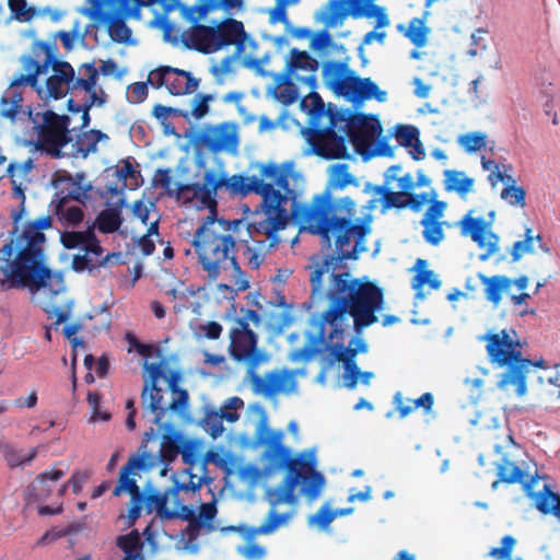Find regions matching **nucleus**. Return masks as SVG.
Segmentation results:
<instances>
[{"mask_svg":"<svg viewBox=\"0 0 560 560\" xmlns=\"http://www.w3.org/2000/svg\"><path fill=\"white\" fill-rule=\"evenodd\" d=\"M479 340L486 342V350L490 362L499 368H505L526 360L522 354L523 343L518 334L513 328L489 331L480 336Z\"/></svg>","mask_w":560,"mask_h":560,"instance_id":"nucleus-13","label":"nucleus"},{"mask_svg":"<svg viewBox=\"0 0 560 560\" xmlns=\"http://www.w3.org/2000/svg\"><path fill=\"white\" fill-rule=\"evenodd\" d=\"M366 351L368 345L362 338L353 339L350 348H346L340 345H332L330 347V352L334 358L339 362H343L345 364L343 381L348 388H354L359 380L361 383L369 385L371 380L374 377L372 372H360L354 363L355 355Z\"/></svg>","mask_w":560,"mask_h":560,"instance_id":"nucleus-19","label":"nucleus"},{"mask_svg":"<svg viewBox=\"0 0 560 560\" xmlns=\"http://www.w3.org/2000/svg\"><path fill=\"white\" fill-rule=\"evenodd\" d=\"M155 465V458L148 452L131 456L127 464L119 471L117 485L113 495L128 494L131 500L141 498V490L138 485L141 472L147 471Z\"/></svg>","mask_w":560,"mask_h":560,"instance_id":"nucleus-17","label":"nucleus"},{"mask_svg":"<svg viewBox=\"0 0 560 560\" xmlns=\"http://www.w3.org/2000/svg\"><path fill=\"white\" fill-rule=\"evenodd\" d=\"M244 10V0H198L196 5H185V8H183V15L189 21H197L215 12L234 15L243 12Z\"/></svg>","mask_w":560,"mask_h":560,"instance_id":"nucleus-26","label":"nucleus"},{"mask_svg":"<svg viewBox=\"0 0 560 560\" xmlns=\"http://www.w3.org/2000/svg\"><path fill=\"white\" fill-rule=\"evenodd\" d=\"M361 12L362 18L373 19L375 21L376 28H385L390 24L388 14L384 7H380L373 3H369L366 0H362Z\"/></svg>","mask_w":560,"mask_h":560,"instance_id":"nucleus-57","label":"nucleus"},{"mask_svg":"<svg viewBox=\"0 0 560 560\" xmlns=\"http://www.w3.org/2000/svg\"><path fill=\"white\" fill-rule=\"evenodd\" d=\"M30 118L38 130L39 139L47 151L57 156H83L96 152L101 142H106L107 135L98 130L83 132L75 143L69 138V116H59L51 110L30 109Z\"/></svg>","mask_w":560,"mask_h":560,"instance_id":"nucleus-8","label":"nucleus"},{"mask_svg":"<svg viewBox=\"0 0 560 560\" xmlns=\"http://www.w3.org/2000/svg\"><path fill=\"white\" fill-rule=\"evenodd\" d=\"M24 73L15 75L10 86L28 85L45 105L63 98L72 89L73 97L67 102L71 114H80V127L90 122L89 110L101 107L107 102V94L98 84V69L92 63L80 68L81 78L75 79L73 67L66 61H58L50 66L46 61L40 63L32 57L22 58Z\"/></svg>","mask_w":560,"mask_h":560,"instance_id":"nucleus-5","label":"nucleus"},{"mask_svg":"<svg viewBox=\"0 0 560 560\" xmlns=\"http://www.w3.org/2000/svg\"><path fill=\"white\" fill-rule=\"evenodd\" d=\"M151 27L160 28L163 32L164 40L174 46H185L190 48V28L180 31L176 25L165 19H155L150 22Z\"/></svg>","mask_w":560,"mask_h":560,"instance_id":"nucleus-42","label":"nucleus"},{"mask_svg":"<svg viewBox=\"0 0 560 560\" xmlns=\"http://www.w3.org/2000/svg\"><path fill=\"white\" fill-rule=\"evenodd\" d=\"M394 136L407 150L409 156L415 161H422L427 156L425 148L420 140V130L412 125H398L395 127Z\"/></svg>","mask_w":560,"mask_h":560,"instance_id":"nucleus-28","label":"nucleus"},{"mask_svg":"<svg viewBox=\"0 0 560 560\" xmlns=\"http://www.w3.org/2000/svg\"><path fill=\"white\" fill-rule=\"evenodd\" d=\"M318 62L306 51L291 49L281 73H275L273 95L282 104L294 103L299 88L307 86L311 92L300 103V108L308 116V128L301 127V133L308 148L305 154H317L326 159H349L345 139L337 138L335 129L341 130L352 144L354 152L368 158L394 156V148L378 142L382 126L378 119L355 115L349 121L330 106L326 108L320 96L314 92Z\"/></svg>","mask_w":560,"mask_h":560,"instance_id":"nucleus-2","label":"nucleus"},{"mask_svg":"<svg viewBox=\"0 0 560 560\" xmlns=\"http://www.w3.org/2000/svg\"><path fill=\"white\" fill-rule=\"evenodd\" d=\"M214 100L211 94H197L191 100L190 116L195 119H201L208 115L210 110V103Z\"/></svg>","mask_w":560,"mask_h":560,"instance_id":"nucleus-64","label":"nucleus"},{"mask_svg":"<svg viewBox=\"0 0 560 560\" xmlns=\"http://www.w3.org/2000/svg\"><path fill=\"white\" fill-rule=\"evenodd\" d=\"M220 43L214 39V31L210 25H194L190 27V48L210 54L220 50Z\"/></svg>","mask_w":560,"mask_h":560,"instance_id":"nucleus-38","label":"nucleus"},{"mask_svg":"<svg viewBox=\"0 0 560 560\" xmlns=\"http://www.w3.org/2000/svg\"><path fill=\"white\" fill-rule=\"evenodd\" d=\"M159 220L160 215L152 201L135 202L130 219L132 240L138 243L144 255H150L154 250V243L159 238Z\"/></svg>","mask_w":560,"mask_h":560,"instance_id":"nucleus-14","label":"nucleus"},{"mask_svg":"<svg viewBox=\"0 0 560 560\" xmlns=\"http://www.w3.org/2000/svg\"><path fill=\"white\" fill-rule=\"evenodd\" d=\"M89 478L90 472L88 470H74L69 480L59 486L57 494L62 497L69 487L74 493L80 492Z\"/></svg>","mask_w":560,"mask_h":560,"instance_id":"nucleus-63","label":"nucleus"},{"mask_svg":"<svg viewBox=\"0 0 560 560\" xmlns=\"http://www.w3.org/2000/svg\"><path fill=\"white\" fill-rule=\"evenodd\" d=\"M174 429H171L170 436L168 432H162V444L160 450V457L163 460L172 462L180 453L183 460L188 465L197 464L202 457L203 463L208 464L205 458V444L201 439L188 438Z\"/></svg>","mask_w":560,"mask_h":560,"instance_id":"nucleus-16","label":"nucleus"},{"mask_svg":"<svg viewBox=\"0 0 560 560\" xmlns=\"http://www.w3.org/2000/svg\"><path fill=\"white\" fill-rule=\"evenodd\" d=\"M527 493L534 499L536 508L544 514H559L560 512V498L558 494L551 492L546 486L544 490L538 493H532L528 489Z\"/></svg>","mask_w":560,"mask_h":560,"instance_id":"nucleus-52","label":"nucleus"},{"mask_svg":"<svg viewBox=\"0 0 560 560\" xmlns=\"http://www.w3.org/2000/svg\"><path fill=\"white\" fill-rule=\"evenodd\" d=\"M537 250L549 254V246L542 241L541 234L537 233L535 237L523 238L513 244L511 256L513 261L521 260L525 255L536 254Z\"/></svg>","mask_w":560,"mask_h":560,"instance_id":"nucleus-45","label":"nucleus"},{"mask_svg":"<svg viewBox=\"0 0 560 560\" xmlns=\"http://www.w3.org/2000/svg\"><path fill=\"white\" fill-rule=\"evenodd\" d=\"M61 243L66 248H83L88 254L100 256L103 250L100 244L94 238L93 231L88 230L84 232H65L60 236Z\"/></svg>","mask_w":560,"mask_h":560,"instance_id":"nucleus-36","label":"nucleus"},{"mask_svg":"<svg viewBox=\"0 0 560 560\" xmlns=\"http://www.w3.org/2000/svg\"><path fill=\"white\" fill-rule=\"evenodd\" d=\"M481 167L488 173L487 180L491 188H497L499 184L505 186L514 177V167L512 164L506 162H495L494 160L481 158Z\"/></svg>","mask_w":560,"mask_h":560,"instance_id":"nucleus-34","label":"nucleus"},{"mask_svg":"<svg viewBox=\"0 0 560 560\" xmlns=\"http://www.w3.org/2000/svg\"><path fill=\"white\" fill-rule=\"evenodd\" d=\"M110 175L117 179L115 187H109V190L113 191L114 195L119 194L122 196L121 192L124 189H135L139 186V172L129 160L120 161L116 167L110 171Z\"/></svg>","mask_w":560,"mask_h":560,"instance_id":"nucleus-33","label":"nucleus"},{"mask_svg":"<svg viewBox=\"0 0 560 560\" xmlns=\"http://www.w3.org/2000/svg\"><path fill=\"white\" fill-rule=\"evenodd\" d=\"M114 199V201L108 202V207L100 213L96 220V226L101 232L112 233L116 231L121 223L120 210L124 198L119 194H115Z\"/></svg>","mask_w":560,"mask_h":560,"instance_id":"nucleus-39","label":"nucleus"},{"mask_svg":"<svg viewBox=\"0 0 560 560\" xmlns=\"http://www.w3.org/2000/svg\"><path fill=\"white\" fill-rule=\"evenodd\" d=\"M66 475L60 468H51L38 475L31 485V492L36 500H46L57 490L59 480Z\"/></svg>","mask_w":560,"mask_h":560,"instance_id":"nucleus-31","label":"nucleus"},{"mask_svg":"<svg viewBox=\"0 0 560 560\" xmlns=\"http://www.w3.org/2000/svg\"><path fill=\"white\" fill-rule=\"evenodd\" d=\"M301 230L320 236L328 246L334 244L337 257L314 261L311 282L314 295L328 302L324 320L332 326L346 315L353 318L357 331L377 320L383 310V293L366 278H353L338 268L343 259H357L366 249L365 237L371 233V218L346 219L331 212L328 198L316 196L312 205L299 214Z\"/></svg>","mask_w":560,"mask_h":560,"instance_id":"nucleus-1","label":"nucleus"},{"mask_svg":"<svg viewBox=\"0 0 560 560\" xmlns=\"http://www.w3.org/2000/svg\"><path fill=\"white\" fill-rule=\"evenodd\" d=\"M420 200L413 206L418 210L421 206L430 203L424 218L421 221L423 225L424 240L431 245H439L444 240L443 223L441 219L446 210V202L435 200V190H430L419 196Z\"/></svg>","mask_w":560,"mask_h":560,"instance_id":"nucleus-20","label":"nucleus"},{"mask_svg":"<svg viewBox=\"0 0 560 560\" xmlns=\"http://www.w3.org/2000/svg\"><path fill=\"white\" fill-rule=\"evenodd\" d=\"M479 279L483 285L486 299L497 308L504 294H509L512 289L511 278L506 276H485L479 275Z\"/></svg>","mask_w":560,"mask_h":560,"instance_id":"nucleus-32","label":"nucleus"},{"mask_svg":"<svg viewBox=\"0 0 560 560\" xmlns=\"http://www.w3.org/2000/svg\"><path fill=\"white\" fill-rule=\"evenodd\" d=\"M500 198L510 207L517 209L526 207V190L515 178L503 186Z\"/></svg>","mask_w":560,"mask_h":560,"instance_id":"nucleus-54","label":"nucleus"},{"mask_svg":"<svg viewBox=\"0 0 560 560\" xmlns=\"http://www.w3.org/2000/svg\"><path fill=\"white\" fill-rule=\"evenodd\" d=\"M120 15L109 14L106 23L110 38L117 43L135 44L131 30L119 19Z\"/></svg>","mask_w":560,"mask_h":560,"instance_id":"nucleus-55","label":"nucleus"},{"mask_svg":"<svg viewBox=\"0 0 560 560\" xmlns=\"http://www.w3.org/2000/svg\"><path fill=\"white\" fill-rule=\"evenodd\" d=\"M8 5L12 13V19L19 22H31L38 16V9L30 7L26 0H9Z\"/></svg>","mask_w":560,"mask_h":560,"instance_id":"nucleus-58","label":"nucleus"},{"mask_svg":"<svg viewBox=\"0 0 560 560\" xmlns=\"http://www.w3.org/2000/svg\"><path fill=\"white\" fill-rule=\"evenodd\" d=\"M201 142L214 153L236 154L240 145L238 126L232 121L209 125L203 129Z\"/></svg>","mask_w":560,"mask_h":560,"instance_id":"nucleus-21","label":"nucleus"},{"mask_svg":"<svg viewBox=\"0 0 560 560\" xmlns=\"http://www.w3.org/2000/svg\"><path fill=\"white\" fill-rule=\"evenodd\" d=\"M416 272L411 287L416 291V298L423 300L427 295L425 288L429 290H438L441 287V281L438 275L428 269V262L423 259H418L413 266Z\"/></svg>","mask_w":560,"mask_h":560,"instance_id":"nucleus-30","label":"nucleus"},{"mask_svg":"<svg viewBox=\"0 0 560 560\" xmlns=\"http://www.w3.org/2000/svg\"><path fill=\"white\" fill-rule=\"evenodd\" d=\"M294 371H275L267 374L264 378L255 382L257 390L265 396H275L278 394H293L296 392L298 383Z\"/></svg>","mask_w":560,"mask_h":560,"instance_id":"nucleus-27","label":"nucleus"},{"mask_svg":"<svg viewBox=\"0 0 560 560\" xmlns=\"http://www.w3.org/2000/svg\"><path fill=\"white\" fill-rule=\"evenodd\" d=\"M325 84L337 95L349 101L376 100L386 102L387 92L370 78L361 79L355 75L347 66L339 63L326 65L323 69Z\"/></svg>","mask_w":560,"mask_h":560,"instance_id":"nucleus-11","label":"nucleus"},{"mask_svg":"<svg viewBox=\"0 0 560 560\" xmlns=\"http://www.w3.org/2000/svg\"><path fill=\"white\" fill-rule=\"evenodd\" d=\"M117 546L124 552V560H142V540L137 530L121 535L117 538Z\"/></svg>","mask_w":560,"mask_h":560,"instance_id":"nucleus-50","label":"nucleus"},{"mask_svg":"<svg viewBox=\"0 0 560 560\" xmlns=\"http://www.w3.org/2000/svg\"><path fill=\"white\" fill-rule=\"evenodd\" d=\"M175 487L163 494L151 495L149 498L151 506L162 518L180 517L190 521V527L199 529L213 530V520L217 514V508L213 503L200 505L198 515L195 511L182 504L177 500V495L182 491H196L202 486L203 477L195 475L189 469H185L173 475Z\"/></svg>","mask_w":560,"mask_h":560,"instance_id":"nucleus-9","label":"nucleus"},{"mask_svg":"<svg viewBox=\"0 0 560 560\" xmlns=\"http://www.w3.org/2000/svg\"><path fill=\"white\" fill-rule=\"evenodd\" d=\"M444 188L448 192H455L462 198H466L475 191V179L465 172L456 170L444 171Z\"/></svg>","mask_w":560,"mask_h":560,"instance_id":"nucleus-40","label":"nucleus"},{"mask_svg":"<svg viewBox=\"0 0 560 560\" xmlns=\"http://www.w3.org/2000/svg\"><path fill=\"white\" fill-rule=\"evenodd\" d=\"M429 14V11H425L422 18L411 19L407 26L398 24V32L402 33L417 47L425 46L431 32L430 27L427 25Z\"/></svg>","mask_w":560,"mask_h":560,"instance_id":"nucleus-37","label":"nucleus"},{"mask_svg":"<svg viewBox=\"0 0 560 560\" xmlns=\"http://www.w3.org/2000/svg\"><path fill=\"white\" fill-rule=\"evenodd\" d=\"M499 477L501 481L515 483L521 482L526 474L508 458H503V463L499 465Z\"/></svg>","mask_w":560,"mask_h":560,"instance_id":"nucleus-61","label":"nucleus"},{"mask_svg":"<svg viewBox=\"0 0 560 560\" xmlns=\"http://www.w3.org/2000/svg\"><path fill=\"white\" fill-rule=\"evenodd\" d=\"M362 0H328L316 13L315 19L327 28L343 24L348 18L362 19Z\"/></svg>","mask_w":560,"mask_h":560,"instance_id":"nucleus-22","label":"nucleus"},{"mask_svg":"<svg viewBox=\"0 0 560 560\" xmlns=\"http://www.w3.org/2000/svg\"><path fill=\"white\" fill-rule=\"evenodd\" d=\"M160 4L165 12L180 10L183 5L179 0H119V15L124 19L140 20L143 8Z\"/></svg>","mask_w":560,"mask_h":560,"instance_id":"nucleus-29","label":"nucleus"},{"mask_svg":"<svg viewBox=\"0 0 560 560\" xmlns=\"http://www.w3.org/2000/svg\"><path fill=\"white\" fill-rule=\"evenodd\" d=\"M31 171V162L24 164H10L8 172L13 185V197L19 201L22 211L24 210L27 175Z\"/></svg>","mask_w":560,"mask_h":560,"instance_id":"nucleus-46","label":"nucleus"},{"mask_svg":"<svg viewBox=\"0 0 560 560\" xmlns=\"http://www.w3.org/2000/svg\"><path fill=\"white\" fill-rule=\"evenodd\" d=\"M162 288L165 294L172 299V302H174L173 308L176 313L187 307L190 299L194 298L196 293L194 288L188 287L183 281L175 279L172 276L167 277L166 282Z\"/></svg>","mask_w":560,"mask_h":560,"instance_id":"nucleus-35","label":"nucleus"},{"mask_svg":"<svg viewBox=\"0 0 560 560\" xmlns=\"http://www.w3.org/2000/svg\"><path fill=\"white\" fill-rule=\"evenodd\" d=\"M245 404L240 397H230L223 401L219 409H210V420L217 419V415L230 423H234L240 419V412L244 409Z\"/></svg>","mask_w":560,"mask_h":560,"instance_id":"nucleus-49","label":"nucleus"},{"mask_svg":"<svg viewBox=\"0 0 560 560\" xmlns=\"http://www.w3.org/2000/svg\"><path fill=\"white\" fill-rule=\"evenodd\" d=\"M295 514V510L291 509L289 512L279 513L271 509L265 522L250 530L252 535H270L281 527L287 526Z\"/></svg>","mask_w":560,"mask_h":560,"instance_id":"nucleus-47","label":"nucleus"},{"mask_svg":"<svg viewBox=\"0 0 560 560\" xmlns=\"http://www.w3.org/2000/svg\"><path fill=\"white\" fill-rule=\"evenodd\" d=\"M296 173L300 175V177L292 178V179L293 180H302L303 177H302L301 173L298 172V171H296ZM291 178H285V187H287V189L290 192V198L282 206L283 213H284V222H283V226L281 229L272 232L271 235H267L266 233H264V232H261V231H259V230H257L255 228V224L257 222L264 221L267 218L266 213L264 212V207H262L264 206V199L262 198H261V203H260L259 210H257L255 212L256 219L250 224V229L253 230V233L265 235L266 240L268 241V245L266 244L265 241H255L254 240L250 244H248L246 246V249L244 252V256H245V258L247 260V264L253 269L259 268L260 265L262 264L264 259H265V256L267 254V249L271 248V247H275L280 242V238L278 237L277 234L280 231L284 230L287 224H288L287 206H288L289 202H294L295 201V197H296L294 190L290 189V187H289V180Z\"/></svg>","mask_w":560,"mask_h":560,"instance_id":"nucleus-15","label":"nucleus"},{"mask_svg":"<svg viewBox=\"0 0 560 560\" xmlns=\"http://www.w3.org/2000/svg\"><path fill=\"white\" fill-rule=\"evenodd\" d=\"M495 217L494 210H490L487 218H485L478 213L477 209H470L457 222L460 234L470 237L482 252L479 256L482 261L500 252V236L493 230Z\"/></svg>","mask_w":560,"mask_h":560,"instance_id":"nucleus-12","label":"nucleus"},{"mask_svg":"<svg viewBox=\"0 0 560 560\" xmlns=\"http://www.w3.org/2000/svg\"><path fill=\"white\" fill-rule=\"evenodd\" d=\"M230 353L236 361L257 360L256 336L243 320H236L230 332Z\"/></svg>","mask_w":560,"mask_h":560,"instance_id":"nucleus-25","label":"nucleus"},{"mask_svg":"<svg viewBox=\"0 0 560 560\" xmlns=\"http://www.w3.org/2000/svg\"><path fill=\"white\" fill-rule=\"evenodd\" d=\"M210 26L214 31V39L221 42L220 49L233 45L243 34V23L234 19H228Z\"/></svg>","mask_w":560,"mask_h":560,"instance_id":"nucleus-43","label":"nucleus"},{"mask_svg":"<svg viewBox=\"0 0 560 560\" xmlns=\"http://www.w3.org/2000/svg\"><path fill=\"white\" fill-rule=\"evenodd\" d=\"M335 520V514L332 510L329 508V504L326 503L322 505V508L313 515H311L307 520V523L311 527H316L322 530H328L330 523Z\"/></svg>","mask_w":560,"mask_h":560,"instance_id":"nucleus-62","label":"nucleus"},{"mask_svg":"<svg viewBox=\"0 0 560 560\" xmlns=\"http://www.w3.org/2000/svg\"><path fill=\"white\" fill-rule=\"evenodd\" d=\"M457 142L467 153H475L486 147L487 135L481 131L468 132L460 135Z\"/></svg>","mask_w":560,"mask_h":560,"instance_id":"nucleus-59","label":"nucleus"},{"mask_svg":"<svg viewBox=\"0 0 560 560\" xmlns=\"http://www.w3.org/2000/svg\"><path fill=\"white\" fill-rule=\"evenodd\" d=\"M329 186L334 189H345L348 186H359V180L349 172L346 164H332L328 167Z\"/></svg>","mask_w":560,"mask_h":560,"instance_id":"nucleus-53","label":"nucleus"},{"mask_svg":"<svg viewBox=\"0 0 560 560\" xmlns=\"http://www.w3.org/2000/svg\"><path fill=\"white\" fill-rule=\"evenodd\" d=\"M54 186L62 195L61 199L65 200L70 198L85 203L98 196L103 197V194L95 189L83 174H78L74 177L60 175L54 179Z\"/></svg>","mask_w":560,"mask_h":560,"instance_id":"nucleus-24","label":"nucleus"},{"mask_svg":"<svg viewBox=\"0 0 560 560\" xmlns=\"http://www.w3.org/2000/svg\"><path fill=\"white\" fill-rule=\"evenodd\" d=\"M317 463L312 467H300L295 469L294 471L299 470H307L308 474L303 478L302 482V493L304 497H306L310 501H315L319 498L322 494L325 486H326V479L324 475L316 470Z\"/></svg>","mask_w":560,"mask_h":560,"instance_id":"nucleus-44","label":"nucleus"},{"mask_svg":"<svg viewBox=\"0 0 560 560\" xmlns=\"http://www.w3.org/2000/svg\"><path fill=\"white\" fill-rule=\"evenodd\" d=\"M246 421L256 428V443L266 448L261 457L265 465L262 469L252 463H244L240 456L223 446L208 451L205 460L215 465L228 475H236L248 487L265 485L268 478L277 471L295 470L316 464V448L312 447L294 454L283 444L284 433L268 427L267 413L260 405L248 406Z\"/></svg>","mask_w":560,"mask_h":560,"instance_id":"nucleus-6","label":"nucleus"},{"mask_svg":"<svg viewBox=\"0 0 560 560\" xmlns=\"http://www.w3.org/2000/svg\"><path fill=\"white\" fill-rule=\"evenodd\" d=\"M50 224V219L43 217L31 222L22 232L16 226L10 243L0 249V269L4 275L2 284L27 288L33 302L54 318L56 324H60L69 319L73 302L66 295L62 275L50 270L46 265L43 231Z\"/></svg>","mask_w":560,"mask_h":560,"instance_id":"nucleus-4","label":"nucleus"},{"mask_svg":"<svg viewBox=\"0 0 560 560\" xmlns=\"http://www.w3.org/2000/svg\"><path fill=\"white\" fill-rule=\"evenodd\" d=\"M165 363L161 360L159 362H143V381L144 385L160 386V381L164 377Z\"/></svg>","mask_w":560,"mask_h":560,"instance_id":"nucleus-60","label":"nucleus"},{"mask_svg":"<svg viewBox=\"0 0 560 560\" xmlns=\"http://www.w3.org/2000/svg\"><path fill=\"white\" fill-rule=\"evenodd\" d=\"M506 368L499 376L498 389L506 398H524L528 393L527 375L530 371V360L526 359Z\"/></svg>","mask_w":560,"mask_h":560,"instance_id":"nucleus-23","label":"nucleus"},{"mask_svg":"<svg viewBox=\"0 0 560 560\" xmlns=\"http://www.w3.org/2000/svg\"><path fill=\"white\" fill-rule=\"evenodd\" d=\"M56 214L61 222L69 225H75L83 219L82 209L65 199H60L57 203Z\"/></svg>","mask_w":560,"mask_h":560,"instance_id":"nucleus-56","label":"nucleus"},{"mask_svg":"<svg viewBox=\"0 0 560 560\" xmlns=\"http://www.w3.org/2000/svg\"><path fill=\"white\" fill-rule=\"evenodd\" d=\"M0 452L10 467H18L31 463L37 455V448L27 451L15 448L10 444H1Z\"/></svg>","mask_w":560,"mask_h":560,"instance_id":"nucleus-51","label":"nucleus"},{"mask_svg":"<svg viewBox=\"0 0 560 560\" xmlns=\"http://www.w3.org/2000/svg\"><path fill=\"white\" fill-rule=\"evenodd\" d=\"M188 394L173 384L165 387L144 385L141 402L144 416L158 427V433L170 432L180 422L190 420ZM170 436V433L166 434Z\"/></svg>","mask_w":560,"mask_h":560,"instance_id":"nucleus-10","label":"nucleus"},{"mask_svg":"<svg viewBox=\"0 0 560 560\" xmlns=\"http://www.w3.org/2000/svg\"><path fill=\"white\" fill-rule=\"evenodd\" d=\"M252 175H233L228 177L223 165L215 171H207L202 175L203 185L197 182L199 175L191 174L188 161H180L175 168L158 170L153 182L171 196L187 203L189 208L212 213L217 207L214 192L220 187H226L232 194H257L264 199V212L267 218L255 224V228L267 235L281 229L284 222L282 206L290 198L285 187V178H298L295 164L292 161L283 163H255Z\"/></svg>","mask_w":560,"mask_h":560,"instance_id":"nucleus-3","label":"nucleus"},{"mask_svg":"<svg viewBox=\"0 0 560 560\" xmlns=\"http://www.w3.org/2000/svg\"><path fill=\"white\" fill-rule=\"evenodd\" d=\"M238 58L242 62L250 68H257L262 65V58L256 54L257 43L245 32L234 42Z\"/></svg>","mask_w":560,"mask_h":560,"instance_id":"nucleus-41","label":"nucleus"},{"mask_svg":"<svg viewBox=\"0 0 560 560\" xmlns=\"http://www.w3.org/2000/svg\"><path fill=\"white\" fill-rule=\"evenodd\" d=\"M207 213L205 222L196 230L192 246L202 269L210 278L217 279L235 258L232 232L238 223L214 219L215 210Z\"/></svg>","mask_w":560,"mask_h":560,"instance_id":"nucleus-7","label":"nucleus"},{"mask_svg":"<svg viewBox=\"0 0 560 560\" xmlns=\"http://www.w3.org/2000/svg\"><path fill=\"white\" fill-rule=\"evenodd\" d=\"M88 8L81 10V13L89 18L94 23H100L105 20V13L110 11V14L119 15V0H86Z\"/></svg>","mask_w":560,"mask_h":560,"instance_id":"nucleus-48","label":"nucleus"},{"mask_svg":"<svg viewBox=\"0 0 560 560\" xmlns=\"http://www.w3.org/2000/svg\"><path fill=\"white\" fill-rule=\"evenodd\" d=\"M148 83L155 89L165 86L173 95L191 94L199 86V80L190 72L170 66L152 70L148 75Z\"/></svg>","mask_w":560,"mask_h":560,"instance_id":"nucleus-18","label":"nucleus"}]
</instances>
